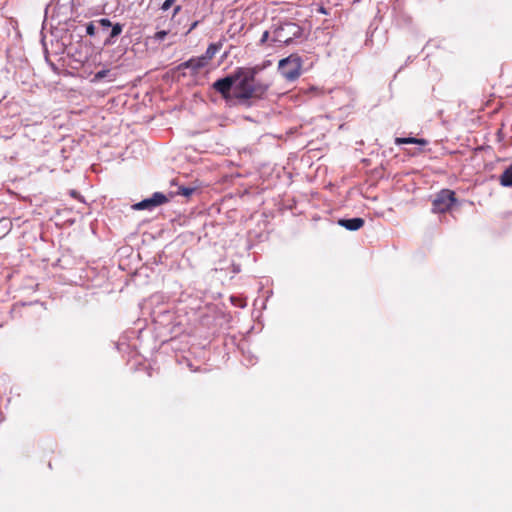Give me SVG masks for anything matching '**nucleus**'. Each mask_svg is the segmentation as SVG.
I'll return each mask as SVG.
<instances>
[{
    "instance_id": "f257e3e1",
    "label": "nucleus",
    "mask_w": 512,
    "mask_h": 512,
    "mask_svg": "<svg viewBox=\"0 0 512 512\" xmlns=\"http://www.w3.org/2000/svg\"><path fill=\"white\" fill-rule=\"evenodd\" d=\"M255 68H237L234 71V97L238 100L261 98L268 90V85L255 79Z\"/></svg>"
},
{
    "instance_id": "f03ea898",
    "label": "nucleus",
    "mask_w": 512,
    "mask_h": 512,
    "mask_svg": "<svg viewBox=\"0 0 512 512\" xmlns=\"http://www.w3.org/2000/svg\"><path fill=\"white\" fill-rule=\"evenodd\" d=\"M458 203L456 193L451 189H442L435 194L432 200L431 211L434 214H445L451 212Z\"/></svg>"
},
{
    "instance_id": "7ed1b4c3",
    "label": "nucleus",
    "mask_w": 512,
    "mask_h": 512,
    "mask_svg": "<svg viewBox=\"0 0 512 512\" xmlns=\"http://www.w3.org/2000/svg\"><path fill=\"white\" fill-rule=\"evenodd\" d=\"M278 69L281 75L288 81H294L301 75L302 60L296 54L279 61Z\"/></svg>"
},
{
    "instance_id": "20e7f679",
    "label": "nucleus",
    "mask_w": 512,
    "mask_h": 512,
    "mask_svg": "<svg viewBox=\"0 0 512 512\" xmlns=\"http://www.w3.org/2000/svg\"><path fill=\"white\" fill-rule=\"evenodd\" d=\"M168 202V198L161 192H155L150 198L144 199L132 206L134 210H152Z\"/></svg>"
},
{
    "instance_id": "39448f33",
    "label": "nucleus",
    "mask_w": 512,
    "mask_h": 512,
    "mask_svg": "<svg viewBox=\"0 0 512 512\" xmlns=\"http://www.w3.org/2000/svg\"><path fill=\"white\" fill-rule=\"evenodd\" d=\"M234 72L224 78L218 79L213 83V88L219 92L223 98L227 99L230 96V91L234 90Z\"/></svg>"
},
{
    "instance_id": "423d86ee",
    "label": "nucleus",
    "mask_w": 512,
    "mask_h": 512,
    "mask_svg": "<svg viewBox=\"0 0 512 512\" xmlns=\"http://www.w3.org/2000/svg\"><path fill=\"white\" fill-rule=\"evenodd\" d=\"M339 225L346 228L350 231H356L359 230L364 226V219L363 218H351V219H340L338 221Z\"/></svg>"
},
{
    "instance_id": "0eeeda50",
    "label": "nucleus",
    "mask_w": 512,
    "mask_h": 512,
    "mask_svg": "<svg viewBox=\"0 0 512 512\" xmlns=\"http://www.w3.org/2000/svg\"><path fill=\"white\" fill-rule=\"evenodd\" d=\"M208 64L206 59L203 56L191 58L188 61L181 64L183 68L192 69L198 71L199 69L205 67Z\"/></svg>"
},
{
    "instance_id": "6e6552de",
    "label": "nucleus",
    "mask_w": 512,
    "mask_h": 512,
    "mask_svg": "<svg viewBox=\"0 0 512 512\" xmlns=\"http://www.w3.org/2000/svg\"><path fill=\"white\" fill-rule=\"evenodd\" d=\"M396 145H402V144H418L421 146H425L428 144V141L423 138H414V137H397L395 139Z\"/></svg>"
},
{
    "instance_id": "1a4fd4ad",
    "label": "nucleus",
    "mask_w": 512,
    "mask_h": 512,
    "mask_svg": "<svg viewBox=\"0 0 512 512\" xmlns=\"http://www.w3.org/2000/svg\"><path fill=\"white\" fill-rule=\"evenodd\" d=\"M222 46H223V41L211 43L207 47L205 54L202 56L206 59L207 62H209L210 60H212L214 58V56L222 48Z\"/></svg>"
},
{
    "instance_id": "9d476101",
    "label": "nucleus",
    "mask_w": 512,
    "mask_h": 512,
    "mask_svg": "<svg viewBox=\"0 0 512 512\" xmlns=\"http://www.w3.org/2000/svg\"><path fill=\"white\" fill-rule=\"evenodd\" d=\"M499 182L504 187H512V164L502 172Z\"/></svg>"
},
{
    "instance_id": "9b49d317",
    "label": "nucleus",
    "mask_w": 512,
    "mask_h": 512,
    "mask_svg": "<svg viewBox=\"0 0 512 512\" xmlns=\"http://www.w3.org/2000/svg\"><path fill=\"white\" fill-rule=\"evenodd\" d=\"M111 27H112V30H111L110 36L105 41L106 44L113 43V39L115 37L119 36L122 33V31H123V25L120 24V23H116V24L112 25Z\"/></svg>"
},
{
    "instance_id": "f8f14e48",
    "label": "nucleus",
    "mask_w": 512,
    "mask_h": 512,
    "mask_svg": "<svg viewBox=\"0 0 512 512\" xmlns=\"http://www.w3.org/2000/svg\"><path fill=\"white\" fill-rule=\"evenodd\" d=\"M109 70L108 69H104V70H101V71H98L95 75H94V78L92 79V82H99L100 80H102L103 78H105L108 74H109Z\"/></svg>"
},
{
    "instance_id": "ddd939ff",
    "label": "nucleus",
    "mask_w": 512,
    "mask_h": 512,
    "mask_svg": "<svg viewBox=\"0 0 512 512\" xmlns=\"http://www.w3.org/2000/svg\"><path fill=\"white\" fill-rule=\"evenodd\" d=\"M167 35H168V31H166V30L157 31L154 34L153 39L156 41H162Z\"/></svg>"
},
{
    "instance_id": "4468645a",
    "label": "nucleus",
    "mask_w": 512,
    "mask_h": 512,
    "mask_svg": "<svg viewBox=\"0 0 512 512\" xmlns=\"http://www.w3.org/2000/svg\"><path fill=\"white\" fill-rule=\"evenodd\" d=\"M86 33L87 35L89 36H94L95 35V25L93 22H89L87 25H86Z\"/></svg>"
},
{
    "instance_id": "2eb2a0df",
    "label": "nucleus",
    "mask_w": 512,
    "mask_h": 512,
    "mask_svg": "<svg viewBox=\"0 0 512 512\" xmlns=\"http://www.w3.org/2000/svg\"><path fill=\"white\" fill-rule=\"evenodd\" d=\"M97 22H98V24H99L100 26H102L103 28H109V27H111V26H112L111 21H110L109 19H107V18H101V19H99Z\"/></svg>"
},
{
    "instance_id": "dca6fc26",
    "label": "nucleus",
    "mask_w": 512,
    "mask_h": 512,
    "mask_svg": "<svg viewBox=\"0 0 512 512\" xmlns=\"http://www.w3.org/2000/svg\"><path fill=\"white\" fill-rule=\"evenodd\" d=\"M175 1L176 0H165L164 3L162 4L161 9L164 10V11L168 10L173 5V3Z\"/></svg>"
},
{
    "instance_id": "f3484780",
    "label": "nucleus",
    "mask_w": 512,
    "mask_h": 512,
    "mask_svg": "<svg viewBox=\"0 0 512 512\" xmlns=\"http://www.w3.org/2000/svg\"><path fill=\"white\" fill-rule=\"evenodd\" d=\"M194 189L193 188H185V187H182L180 188V194L184 195V196H189L193 193Z\"/></svg>"
},
{
    "instance_id": "a211bd4d",
    "label": "nucleus",
    "mask_w": 512,
    "mask_h": 512,
    "mask_svg": "<svg viewBox=\"0 0 512 512\" xmlns=\"http://www.w3.org/2000/svg\"><path fill=\"white\" fill-rule=\"evenodd\" d=\"M198 24H199V21H194V22L191 24L190 28L188 29L187 34H189L190 32H192V31H193V30L198 26Z\"/></svg>"
},
{
    "instance_id": "6ab92c4d",
    "label": "nucleus",
    "mask_w": 512,
    "mask_h": 512,
    "mask_svg": "<svg viewBox=\"0 0 512 512\" xmlns=\"http://www.w3.org/2000/svg\"><path fill=\"white\" fill-rule=\"evenodd\" d=\"M267 37H268V32H267V31H265V32H264V34H263V36H262L261 41H262V42H263V41H266Z\"/></svg>"
},
{
    "instance_id": "aec40b11",
    "label": "nucleus",
    "mask_w": 512,
    "mask_h": 512,
    "mask_svg": "<svg viewBox=\"0 0 512 512\" xmlns=\"http://www.w3.org/2000/svg\"><path fill=\"white\" fill-rule=\"evenodd\" d=\"M181 7L180 6H176L174 8V12H173V15H176L179 11H180Z\"/></svg>"
}]
</instances>
